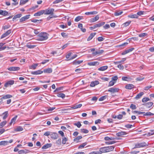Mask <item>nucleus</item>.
Returning a JSON list of instances; mask_svg holds the SVG:
<instances>
[{"mask_svg": "<svg viewBox=\"0 0 154 154\" xmlns=\"http://www.w3.org/2000/svg\"><path fill=\"white\" fill-rule=\"evenodd\" d=\"M99 83V82L98 81H95L92 82L90 84V86L91 87H94Z\"/></svg>", "mask_w": 154, "mask_h": 154, "instance_id": "2eb2a0df", "label": "nucleus"}, {"mask_svg": "<svg viewBox=\"0 0 154 154\" xmlns=\"http://www.w3.org/2000/svg\"><path fill=\"white\" fill-rule=\"evenodd\" d=\"M22 16V14H18L16 15H15L14 17L13 18V21H14V20L15 19L17 18H19L20 17H21Z\"/></svg>", "mask_w": 154, "mask_h": 154, "instance_id": "c9c22d12", "label": "nucleus"}, {"mask_svg": "<svg viewBox=\"0 0 154 154\" xmlns=\"http://www.w3.org/2000/svg\"><path fill=\"white\" fill-rule=\"evenodd\" d=\"M143 115L144 116H151V115H153V114L151 113V112H147L146 113L144 112Z\"/></svg>", "mask_w": 154, "mask_h": 154, "instance_id": "3c124183", "label": "nucleus"}, {"mask_svg": "<svg viewBox=\"0 0 154 154\" xmlns=\"http://www.w3.org/2000/svg\"><path fill=\"white\" fill-rule=\"evenodd\" d=\"M119 91V89L116 88H109L108 90V91L112 93H115L116 92H118Z\"/></svg>", "mask_w": 154, "mask_h": 154, "instance_id": "423d86ee", "label": "nucleus"}, {"mask_svg": "<svg viewBox=\"0 0 154 154\" xmlns=\"http://www.w3.org/2000/svg\"><path fill=\"white\" fill-rule=\"evenodd\" d=\"M97 12L96 11H91L90 12H86L85 13L86 15H93L97 14Z\"/></svg>", "mask_w": 154, "mask_h": 154, "instance_id": "2f4dec72", "label": "nucleus"}, {"mask_svg": "<svg viewBox=\"0 0 154 154\" xmlns=\"http://www.w3.org/2000/svg\"><path fill=\"white\" fill-rule=\"evenodd\" d=\"M108 68V66H103L99 68L98 69V70L99 71H103L107 69Z\"/></svg>", "mask_w": 154, "mask_h": 154, "instance_id": "a878e982", "label": "nucleus"}, {"mask_svg": "<svg viewBox=\"0 0 154 154\" xmlns=\"http://www.w3.org/2000/svg\"><path fill=\"white\" fill-rule=\"evenodd\" d=\"M57 96L59 97L64 98L65 97V95L63 93H59L57 94Z\"/></svg>", "mask_w": 154, "mask_h": 154, "instance_id": "58836bf2", "label": "nucleus"}, {"mask_svg": "<svg viewBox=\"0 0 154 154\" xmlns=\"http://www.w3.org/2000/svg\"><path fill=\"white\" fill-rule=\"evenodd\" d=\"M82 19L81 17L78 16L75 19V21L76 22H78Z\"/></svg>", "mask_w": 154, "mask_h": 154, "instance_id": "338daca9", "label": "nucleus"}, {"mask_svg": "<svg viewBox=\"0 0 154 154\" xmlns=\"http://www.w3.org/2000/svg\"><path fill=\"white\" fill-rule=\"evenodd\" d=\"M131 21H127L124 23L123 24V25L125 27H126L128 26L131 23Z\"/></svg>", "mask_w": 154, "mask_h": 154, "instance_id": "8fccbe9b", "label": "nucleus"}, {"mask_svg": "<svg viewBox=\"0 0 154 154\" xmlns=\"http://www.w3.org/2000/svg\"><path fill=\"white\" fill-rule=\"evenodd\" d=\"M30 15H26L23 17L21 18L20 20V22H22L23 21H25L26 20L29 19V17H30Z\"/></svg>", "mask_w": 154, "mask_h": 154, "instance_id": "4468645a", "label": "nucleus"}, {"mask_svg": "<svg viewBox=\"0 0 154 154\" xmlns=\"http://www.w3.org/2000/svg\"><path fill=\"white\" fill-rule=\"evenodd\" d=\"M134 85L132 84H128L126 85L125 87L126 88L128 89H131L134 88Z\"/></svg>", "mask_w": 154, "mask_h": 154, "instance_id": "4be33fe9", "label": "nucleus"}, {"mask_svg": "<svg viewBox=\"0 0 154 154\" xmlns=\"http://www.w3.org/2000/svg\"><path fill=\"white\" fill-rule=\"evenodd\" d=\"M153 104L152 102L147 103H143V105L145 106L147 108L150 107Z\"/></svg>", "mask_w": 154, "mask_h": 154, "instance_id": "412c9836", "label": "nucleus"}, {"mask_svg": "<svg viewBox=\"0 0 154 154\" xmlns=\"http://www.w3.org/2000/svg\"><path fill=\"white\" fill-rule=\"evenodd\" d=\"M105 23L104 22H102L95 24L96 28L99 27L103 25Z\"/></svg>", "mask_w": 154, "mask_h": 154, "instance_id": "cd10ccee", "label": "nucleus"}, {"mask_svg": "<svg viewBox=\"0 0 154 154\" xmlns=\"http://www.w3.org/2000/svg\"><path fill=\"white\" fill-rule=\"evenodd\" d=\"M8 13L5 11H3L0 9V14L5 16L8 14Z\"/></svg>", "mask_w": 154, "mask_h": 154, "instance_id": "aec40b11", "label": "nucleus"}, {"mask_svg": "<svg viewBox=\"0 0 154 154\" xmlns=\"http://www.w3.org/2000/svg\"><path fill=\"white\" fill-rule=\"evenodd\" d=\"M107 97V96L105 95L103 96L100 97L99 99V100L100 101H103L105 100Z\"/></svg>", "mask_w": 154, "mask_h": 154, "instance_id": "a18cd8bd", "label": "nucleus"}, {"mask_svg": "<svg viewBox=\"0 0 154 154\" xmlns=\"http://www.w3.org/2000/svg\"><path fill=\"white\" fill-rule=\"evenodd\" d=\"M115 82H115L113 81H112H112H110L109 83L108 87H110V86H113V85H114L115 83Z\"/></svg>", "mask_w": 154, "mask_h": 154, "instance_id": "5fc2aeb1", "label": "nucleus"}, {"mask_svg": "<svg viewBox=\"0 0 154 154\" xmlns=\"http://www.w3.org/2000/svg\"><path fill=\"white\" fill-rule=\"evenodd\" d=\"M118 79V76L116 75L113 76L112 78V79L113 81H116Z\"/></svg>", "mask_w": 154, "mask_h": 154, "instance_id": "774afa93", "label": "nucleus"}, {"mask_svg": "<svg viewBox=\"0 0 154 154\" xmlns=\"http://www.w3.org/2000/svg\"><path fill=\"white\" fill-rule=\"evenodd\" d=\"M114 139V138H112V137L110 138L108 137H106L104 138V140H113Z\"/></svg>", "mask_w": 154, "mask_h": 154, "instance_id": "6e6d98bb", "label": "nucleus"}, {"mask_svg": "<svg viewBox=\"0 0 154 154\" xmlns=\"http://www.w3.org/2000/svg\"><path fill=\"white\" fill-rule=\"evenodd\" d=\"M87 144V143H84L79 146L78 147V149H79L81 148H83Z\"/></svg>", "mask_w": 154, "mask_h": 154, "instance_id": "4c0bfd02", "label": "nucleus"}, {"mask_svg": "<svg viewBox=\"0 0 154 154\" xmlns=\"http://www.w3.org/2000/svg\"><path fill=\"white\" fill-rule=\"evenodd\" d=\"M154 134V130H151L150 131V132H148L147 134L148 136H150Z\"/></svg>", "mask_w": 154, "mask_h": 154, "instance_id": "0e129e2a", "label": "nucleus"}, {"mask_svg": "<svg viewBox=\"0 0 154 154\" xmlns=\"http://www.w3.org/2000/svg\"><path fill=\"white\" fill-rule=\"evenodd\" d=\"M123 13L122 11H118L114 13V15L116 16H118L121 15Z\"/></svg>", "mask_w": 154, "mask_h": 154, "instance_id": "c03bdc74", "label": "nucleus"}, {"mask_svg": "<svg viewBox=\"0 0 154 154\" xmlns=\"http://www.w3.org/2000/svg\"><path fill=\"white\" fill-rule=\"evenodd\" d=\"M81 132L82 133H88V131L86 129H81Z\"/></svg>", "mask_w": 154, "mask_h": 154, "instance_id": "de8ad7c7", "label": "nucleus"}, {"mask_svg": "<svg viewBox=\"0 0 154 154\" xmlns=\"http://www.w3.org/2000/svg\"><path fill=\"white\" fill-rule=\"evenodd\" d=\"M52 145L51 143H47L44 145L42 147V149H47L51 147L52 146Z\"/></svg>", "mask_w": 154, "mask_h": 154, "instance_id": "393cba45", "label": "nucleus"}, {"mask_svg": "<svg viewBox=\"0 0 154 154\" xmlns=\"http://www.w3.org/2000/svg\"><path fill=\"white\" fill-rule=\"evenodd\" d=\"M131 79L129 77L123 76L122 78V79L123 81H128Z\"/></svg>", "mask_w": 154, "mask_h": 154, "instance_id": "ea45409f", "label": "nucleus"}, {"mask_svg": "<svg viewBox=\"0 0 154 154\" xmlns=\"http://www.w3.org/2000/svg\"><path fill=\"white\" fill-rule=\"evenodd\" d=\"M50 136L51 139L54 140L57 139L58 137V134L55 132H51Z\"/></svg>", "mask_w": 154, "mask_h": 154, "instance_id": "1a4fd4ad", "label": "nucleus"}, {"mask_svg": "<svg viewBox=\"0 0 154 154\" xmlns=\"http://www.w3.org/2000/svg\"><path fill=\"white\" fill-rule=\"evenodd\" d=\"M148 145V143L145 142H142L138 143L135 144V147L140 148L147 146Z\"/></svg>", "mask_w": 154, "mask_h": 154, "instance_id": "20e7f679", "label": "nucleus"}, {"mask_svg": "<svg viewBox=\"0 0 154 154\" xmlns=\"http://www.w3.org/2000/svg\"><path fill=\"white\" fill-rule=\"evenodd\" d=\"M128 17L131 18H137L138 16L136 14H134L129 15L128 16Z\"/></svg>", "mask_w": 154, "mask_h": 154, "instance_id": "c756f323", "label": "nucleus"}, {"mask_svg": "<svg viewBox=\"0 0 154 154\" xmlns=\"http://www.w3.org/2000/svg\"><path fill=\"white\" fill-rule=\"evenodd\" d=\"M67 140L66 137H64L62 139V143L64 144H65L66 143Z\"/></svg>", "mask_w": 154, "mask_h": 154, "instance_id": "69168bd1", "label": "nucleus"}, {"mask_svg": "<svg viewBox=\"0 0 154 154\" xmlns=\"http://www.w3.org/2000/svg\"><path fill=\"white\" fill-rule=\"evenodd\" d=\"M99 18V16L98 15H97L94 18H91L90 19V22H94L98 20Z\"/></svg>", "mask_w": 154, "mask_h": 154, "instance_id": "6ab92c4d", "label": "nucleus"}, {"mask_svg": "<svg viewBox=\"0 0 154 154\" xmlns=\"http://www.w3.org/2000/svg\"><path fill=\"white\" fill-rule=\"evenodd\" d=\"M26 47L32 49L34 48L35 47L36 45H31L29 44H28L26 45Z\"/></svg>", "mask_w": 154, "mask_h": 154, "instance_id": "473e14b6", "label": "nucleus"}, {"mask_svg": "<svg viewBox=\"0 0 154 154\" xmlns=\"http://www.w3.org/2000/svg\"><path fill=\"white\" fill-rule=\"evenodd\" d=\"M7 123V122L6 121H4L0 123V128L3 127Z\"/></svg>", "mask_w": 154, "mask_h": 154, "instance_id": "49530a36", "label": "nucleus"}, {"mask_svg": "<svg viewBox=\"0 0 154 154\" xmlns=\"http://www.w3.org/2000/svg\"><path fill=\"white\" fill-rule=\"evenodd\" d=\"M83 62V60H75L73 62V64L74 65H78L79 64Z\"/></svg>", "mask_w": 154, "mask_h": 154, "instance_id": "7c9ffc66", "label": "nucleus"}, {"mask_svg": "<svg viewBox=\"0 0 154 154\" xmlns=\"http://www.w3.org/2000/svg\"><path fill=\"white\" fill-rule=\"evenodd\" d=\"M8 69L10 71H18L20 69V68L19 67H10L8 68Z\"/></svg>", "mask_w": 154, "mask_h": 154, "instance_id": "6e6552de", "label": "nucleus"}, {"mask_svg": "<svg viewBox=\"0 0 154 154\" xmlns=\"http://www.w3.org/2000/svg\"><path fill=\"white\" fill-rule=\"evenodd\" d=\"M149 100V99L148 97H144L143 98L142 100L143 102H146L148 101Z\"/></svg>", "mask_w": 154, "mask_h": 154, "instance_id": "e2e57ef3", "label": "nucleus"}, {"mask_svg": "<svg viewBox=\"0 0 154 154\" xmlns=\"http://www.w3.org/2000/svg\"><path fill=\"white\" fill-rule=\"evenodd\" d=\"M126 133L125 132L121 131L116 133V135L118 137L122 136L123 135H126Z\"/></svg>", "mask_w": 154, "mask_h": 154, "instance_id": "a211bd4d", "label": "nucleus"}, {"mask_svg": "<svg viewBox=\"0 0 154 154\" xmlns=\"http://www.w3.org/2000/svg\"><path fill=\"white\" fill-rule=\"evenodd\" d=\"M131 51H130V50H129V49H127L125 51H124V52H123L122 54V55H125L130 52Z\"/></svg>", "mask_w": 154, "mask_h": 154, "instance_id": "4d7b16f0", "label": "nucleus"}, {"mask_svg": "<svg viewBox=\"0 0 154 154\" xmlns=\"http://www.w3.org/2000/svg\"><path fill=\"white\" fill-rule=\"evenodd\" d=\"M114 146H111L101 147L100 149V153H103L109 152L112 151L114 149Z\"/></svg>", "mask_w": 154, "mask_h": 154, "instance_id": "f03ea898", "label": "nucleus"}, {"mask_svg": "<svg viewBox=\"0 0 154 154\" xmlns=\"http://www.w3.org/2000/svg\"><path fill=\"white\" fill-rule=\"evenodd\" d=\"M12 96L10 94H7L3 96L1 99H0V105L3 102L4 99H6L8 98H9L12 97Z\"/></svg>", "mask_w": 154, "mask_h": 154, "instance_id": "39448f33", "label": "nucleus"}, {"mask_svg": "<svg viewBox=\"0 0 154 154\" xmlns=\"http://www.w3.org/2000/svg\"><path fill=\"white\" fill-rule=\"evenodd\" d=\"M52 71V70L51 68H48L47 69H44L43 72L46 73H51Z\"/></svg>", "mask_w": 154, "mask_h": 154, "instance_id": "b1692460", "label": "nucleus"}, {"mask_svg": "<svg viewBox=\"0 0 154 154\" xmlns=\"http://www.w3.org/2000/svg\"><path fill=\"white\" fill-rule=\"evenodd\" d=\"M28 1V0H26L25 1H20V5H23L25 4Z\"/></svg>", "mask_w": 154, "mask_h": 154, "instance_id": "13d9d810", "label": "nucleus"}, {"mask_svg": "<svg viewBox=\"0 0 154 154\" xmlns=\"http://www.w3.org/2000/svg\"><path fill=\"white\" fill-rule=\"evenodd\" d=\"M116 143V141H109L106 142L105 143L107 145H110L111 144H113Z\"/></svg>", "mask_w": 154, "mask_h": 154, "instance_id": "bf43d9fd", "label": "nucleus"}, {"mask_svg": "<svg viewBox=\"0 0 154 154\" xmlns=\"http://www.w3.org/2000/svg\"><path fill=\"white\" fill-rule=\"evenodd\" d=\"M23 130V128L21 126H18L16 128L14 131H20Z\"/></svg>", "mask_w": 154, "mask_h": 154, "instance_id": "72a5a7b5", "label": "nucleus"}, {"mask_svg": "<svg viewBox=\"0 0 154 154\" xmlns=\"http://www.w3.org/2000/svg\"><path fill=\"white\" fill-rule=\"evenodd\" d=\"M38 36L37 40L43 41L46 40L48 38V34L46 32H42L38 35Z\"/></svg>", "mask_w": 154, "mask_h": 154, "instance_id": "f257e3e1", "label": "nucleus"}, {"mask_svg": "<svg viewBox=\"0 0 154 154\" xmlns=\"http://www.w3.org/2000/svg\"><path fill=\"white\" fill-rule=\"evenodd\" d=\"M17 116H16L15 117L13 118L11 120V122L9 123V125H11L12 124H14L15 122L17 119Z\"/></svg>", "mask_w": 154, "mask_h": 154, "instance_id": "bb28decb", "label": "nucleus"}, {"mask_svg": "<svg viewBox=\"0 0 154 154\" xmlns=\"http://www.w3.org/2000/svg\"><path fill=\"white\" fill-rule=\"evenodd\" d=\"M43 72V71H41V70H39L37 71L32 72L31 73L32 75H37L40 74Z\"/></svg>", "mask_w": 154, "mask_h": 154, "instance_id": "ddd939ff", "label": "nucleus"}, {"mask_svg": "<svg viewBox=\"0 0 154 154\" xmlns=\"http://www.w3.org/2000/svg\"><path fill=\"white\" fill-rule=\"evenodd\" d=\"M4 115V116L3 117V119H5L8 116V111H5L2 114Z\"/></svg>", "mask_w": 154, "mask_h": 154, "instance_id": "f704fd0d", "label": "nucleus"}, {"mask_svg": "<svg viewBox=\"0 0 154 154\" xmlns=\"http://www.w3.org/2000/svg\"><path fill=\"white\" fill-rule=\"evenodd\" d=\"M147 34L146 33H141L139 34V36L140 37L147 36Z\"/></svg>", "mask_w": 154, "mask_h": 154, "instance_id": "79ce46f5", "label": "nucleus"}, {"mask_svg": "<svg viewBox=\"0 0 154 154\" xmlns=\"http://www.w3.org/2000/svg\"><path fill=\"white\" fill-rule=\"evenodd\" d=\"M132 112L133 113H138V114L139 115L143 114H144V112H141L138 111H136V110L133 111Z\"/></svg>", "mask_w": 154, "mask_h": 154, "instance_id": "09e8293b", "label": "nucleus"}, {"mask_svg": "<svg viewBox=\"0 0 154 154\" xmlns=\"http://www.w3.org/2000/svg\"><path fill=\"white\" fill-rule=\"evenodd\" d=\"M8 141H2L0 142V145H6L8 144Z\"/></svg>", "mask_w": 154, "mask_h": 154, "instance_id": "e433bc0d", "label": "nucleus"}, {"mask_svg": "<svg viewBox=\"0 0 154 154\" xmlns=\"http://www.w3.org/2000/svg\"><path fill=\"white\" fill-rule=\"evenodd\" d=\"M130 108L133 110L136 109L137 108L136 105L133 104H131V105Z\"/></svg>", "mask_w": 154, "mask_h": 154, "instance_id": "603ef678", "label": "nucleus"}, {"mask_svg": "<svg viewBox=\"0 0 154 154\" xmlns=\"http://www.w3.org/2000/svg\"><path fill=\"white\" fill-rule=\"evenodd\" d=\"M99 64V62L97 61L90 62L88 63V65L90 66L98 65Z\"/></svg>", "mask_w": 154, "mask_h": 154, "instance_id": "f3484780", "label": "nucleus"}, {"mask_svg": "<svg viewBox=\"0 0 154 154\" xmlns=\"http://www.w3.org/2000/svg\"><path fill=\"white\" fill-rule=\"evenodd\" d=\"M143 94L144 93L143 92H140L135 97V99L137 100L140 98Z\"/></svg>", "mask_w": 154, "mask_h": 154, "instance_id": "c85d7f7f", "label": "nucleus"}, {"mask_svg": "<svg viewBox=\"0 0 154 154\" xmlns=\"http://www.w3.org/2000/svg\"><path fill=\"white\" fill-rule=\"evenodd\" d=\"M88 154H102L100 151H94L92 152L89 153Z\"/></svg>", "mask_w": 154, "mask_h": 154, "instance_id": "052dcab7", "label": "nucleus"}, {"mask_svg": "<svg viewBox=\"0 0 154 154\" xmlns=\"http://www.w3.org/2000/svg\"><path fill=\"white\" fill-rule=\"evenodd\" d=\"M96 34V33L92 32L91 33L90 36L87 39V41H90L91 40L92 38Z\"/></svg>", "mask_w": 154, "mask_h": 154, "instance_id": "5701e85b", "label": "nucleus"}, {"mask_svg": "<svg viewBox=\"0 0 154 154\" xmlns=\"http://www.w3.org/2000/svg\"><path fill=\"white\" fill-rule=\"evenodd\" d=\"M44 14V10H42L35 13L34 15L35 16H40Z\"/></svg>", "mask_w": 154, "mask_h": 154, "instance_id": "dca6fc26", "label": "nucleus"}, {"mask_svg": "<svg viewBox=\"0 0 154 154\" xmlns=\"http://www.w3.org/2000/svg\"><path fill=\"white\" fill-rule=\"evenodd\" d=\"M38 64H34L30 66V69H36V67L37 66Z\"/></svg>", "mask_w": 154, "mask_h": 154, "instance_id": "37998d69", "label": "nucleus"}, {"mask_svg": "<svg viewBox=\"0 0 154 154\" xmlns=\"http://www.w3.org/2000/svg\"><path fill=\"white\" fill-rule=\"evenodd\" d=\"M103 52L104 51L103 50H98L94 52H93L92 53V54L94 56H96L97 55H99L102 54Z\"/></svg>", "mask_w": 154, "mask_h": 154, "instance_id": "0eeeda50", "label": "nucleus"}, {"mask_svg": "<svg viewBox=\"0 0 154 154\" xmlns=\"http://www.w3.org/2000/svg\"><path fill=\"white\" fill-rule=\"evenodd\" d=\"M54 9L49 8L45 10H44V14L45 15L50 14L51 16H53L54 15Z\"/></svg>", "mask_w": 154, "mask_h": 154, "instance_id": "7ed1b4c3", "label": "nucleus"}, {"mask_svg": "<svg viewBox=\"0 0 154 154\" xmlns=\"http://www.w3.org/2000/svg\"><path fill=\"white\" fill-rule=\"evenodd\" d=\"M74 125L76 126L78 128H79L82 125L80 122H78L76 123H75Z\"/></svg>", "mask_w": 154, "mask_h": 154, "instance_id": "864d4df0", "label": "nucleus"}, {"mask_svg": "<svg viewBox=\"0 0 154 154\" xmlns=\"http://www.w3.org/2000/svg\"><path fill=\"white\" fill-rule=\"evenodd\" d=\"M82 137L81 136H78L74 139V141H76L77 142H78V141L80 139H82Z\"/></svg>", "mask_w": 154, "mask_h": 154, "instance_id": "a19ab883", "label": "nucleus"}, {"mask_svg": "<svg viewBox=\"0 0 154 154\" xmlns=\"http://www.w3.org/2000/svg\"><path fill=\"white\" fill-rule=\"evenodd\" d=\"M82 106V104H75L74 106H73L72 107H71L70 109H65L64 110H67L69 109H77L78 108H80Z\"/></svg>", "mask_w": 154, "mask_h": 154, "instance_id": "9d476101", "label": "nucleus"}, {"mask_svg": "<svg viewBox=\"0 0 154 154\" xmlns=\"http://www.w3.org/2000/svg\"><path fill=\"white\" fill-rule=\"evenodd\" d=\"M14 81L13 80H11L7 82H6L5 84V86L7 88L8 87L9 85H13L14 83Z\"/></svg>", "mask_w": 154, "mask_h": 154, "instance_id": "f8f14e48", "label": "nucleus"}, {"mask_svg": "<svg viewBox=\"0 0 154 154\" xmlns=\"http://www.w3.org/2000/svg\"><path fill=\"white\" fill-rule=\"evenodd\" d=\"M11 26L9 24L5 25L3 26V29L4 30H5L8 29Z\"/></svg>", "mask_w": 154, "mask_h": 154, "instance_id": "680f3d73", "label": "nucleus"}, {"mask_svg": "<svg viewBox=\"0 0 154 154\" xmlns=\"http://www.w3.org/2000/svg\"><path fill=\"white\" fill-rule=\"evenodd\" d=\"M11 32V29L8 30L5 33L3 34L1 37V39L4 38L6 37L9 35Z\"/></svg>", "mask_w": 154, "mask_h": 154, "instance_id": "9b49d317", "label": "nucleus"}]
</instances>
